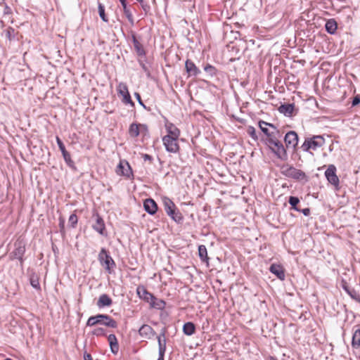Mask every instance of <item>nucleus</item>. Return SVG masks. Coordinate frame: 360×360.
<instances>
[{"mask_svg": "<svg viewBox=\"0 0 360 360\" xmlns=\"http://www.w3.org/2000/svg\"><path fill=\"white\" fill-rule=\"evenodd\" d=\"M165 353H158V360H164V356Z\"/></svg>", "mask_w": 360, "mask_h": 360, "instance_id": "052dcab7", "label": "nucleus"}, {"mask_svg": "<svg viewBox=\"0 0 360 360\" xmlns=\"http://www.w3.org/2000/svg\"><path fill=\"white\" fill-rule=\"evenodd\" d=\"M52 250L54 253L55 255H58V248H57L56 245L52 244Z\"/></svg>", "mask_w": 360, "mask_h": 360, "instance_id": "bf43d9fd", "label": "nucleus"}, {"mask_svg": "<svg viewBox=\"0 0 360 360\" xmlns=\"http://www.w3.org/2000/svg\"><path fill=\"white\" fill-rule=\"evenodd\" d=\"M288 203L290 205L291 210L295 211H300V208L297 207V205L300 203V199L297 196H290L288 199Z\"/></svg>", "mask_w": 360, "mask_h": 360, "instance_id": "58836bf2", "label": "nucleus"}, {"mask_svg": "<svg viewBox=\"0 0 360 360\" xmlns=\"http://www.w3.org/2000/svg\"><path fill=\"white\" fill-rule=\"evenodd\" d=\"M352 347L354 349H359L360 347V328H357L353 333Z\"/></svg>", "mask_w": 360, "mask_h": 360, "instance_id": "72a5a7b5", "label": "nucleus"}, {"mask_svg": "<svg viewBox=\"0 0 360 360\" xmlns=\"http://www.w3.org/2000/svg\"><path fill=\"white\" fill-rule=\"evenodd\" d=\"M30 283L31 286L38 291L41 290V285L39 283V278L38 275L34 272L32 271L30 274Z\"/></svg>", "mask_w": 360, "mask_h": 360, "instance_id": "c756f323", "label": "nucleus"}, {"mask_svg": "<svg viewBox=\"0 0 360 360\" xmlns=\"http://www.w3.org/2000/svg\"><path fill=\"white\" fill-rule=\"evenodd\" d=\"M134 96L135 98H136L138 103H139L140 105H141L144 109H146V110L148 111H150V108L149 107H147L143 102L142 99H141V95L138 93V92H135L134 93Z\"/></svg>", "mask_w": 360, "mask_h": 360, "instance_id": "de8ad7c7", "label": "nucleus"}, {"mask_svg": "<svg viewBox=\"0 0 360 360\" xmlns=\"http://www.w3.org/2000/svg\"><path fill=\"white\" fill-rule=\"evenodd\" d=\"M98 260L108 274H112V269L116 266V264L109 252L105 248L101 249L98 256Z\"/></svg>", "mask_w": 360, "mask_h": 360, "instance_id": "20e7f679", "label": "nucleus"}, {"mask_svg": "<svg viewBox=\"0 0 360 360\" xmlns=\"http://www.w3.org/2000/svg\"><path fill=\"white\" fill-rule=\"evenodd\" d=\"M139 64L141 67L143 72H146L148 75H150V70L142 60H139Z\"/></svg>", "mask_w": 360, "mask_h": 360, "instance_id": "3c124183", "label": "nucleus"}, {"mask_svg": "<svg viewBox=\"0 0 360 360\" xmlns=\"http://www.w3.org/2000/svg\"><path fill=\"white\" fill-rule=\"evenodd\" d=\"M340 286L352 300L360 303V295L354 288L349 287L346 280L342 279Z\"/></svg>", "mask_w": 360, "mask_h": 360, "instance_id": "f8f14e48", "label": "nucleus"}, {"mask_svg": "<svg viewBox=\"0 0 360 360\" xmlns=\"http://www.w3.org/2000/svg\"><path fill=\"white\" fill-rule=\"evenodd\" d=\"M271 133H272L273 134H275L276 136L279 139V138L281 137V132L280 131L277 129L276 130H273L271 131Z\"/></svg>", "mask_w": 360, "mask_h": 360, "instance_id": "13d9d810", "label": "nucleus"}, {"mask_svg": "<svg viewBox=\"0 0 360 360\" xmlns=\"http://www.w3.org/2000/svg\"><path fill=\"white\" fill-rule=\"evenodd\" d=\"M118 94L122 96V103L125 105H129L131 107H134L135 103L131 98V95L129 92L128 87L125 83L120 82L117 87Z\"/></svg>", "mask_w": 360, "mask_h": 360, "instance_id": "0eeeda50", "label": "nucleus"}, {"mask_svg": "<svg viewBox=\"0 0 360 360\" xmlns=\"http://www.w3.org/2000/svg\"><path fill=\"white\" fill-rule=\"evenodd\" d=\"M360 103V96L359 95L355 96L352 101V106H356Z\"/></svg>", "mask_w": 360, "mask_h": 360, "instance_id": "603ef678", "label": "nucleus"}, {"mask_svg": "<svg viewBox=\"0 0 360 360\" xmlns=\"http://www.w3.org/2000/svg\"><path fill=\"white\" fill-rule=\"evenodd\" d=\"M0 22H1V26H2V27H4V21H3V20H1V21H0Z\"/></svg>", "mask_w": 360, "mask_h": 360, "instance_id": "0e129e2a", "label": "nucleus"}, {"mask_svg": "<svg viewBox=\"0 0 360 360\" xmlns=\"http://www.w3.org/2000/svg\"><path fill=\"white\" fill-rule=\"evenodd\" d=\"M267 125H268V127H269L270 128H271L273 130H276V129H277V127H276L274 124H271V123H269V122H268V124H267Z\"/></svg>", "mask_w": 360, "mask_h": 360, "instance_id": "680f3d73", "label": "nucleus"}, {"mask_svg": "<svg viewBox=\"0 0 360 360\" xmlns=\"http://www.w3.org/2000/svg\"><path fill=\"white\" fill-rule=\"evenodd\" d=\"M326 32L330 34H334L338 29V25L334 19H329L325 24Z\"/></svg>", "mask_w": 360, "mask_h": 360, "instance_id": "2f4dec72", "label": "nucleus"}, {"mask_svg": "<svg viewBox=\"0 0 360 360\" xmlns=\"http://www.w3.org/2000/svg\"><path fill=\"white\" fill-rule=\"evenodd\" d=\"M140 128L144 129L146 131H148V127L145 124H137L131 123L129 128V134L132 138H136L140 134Z\"/></svg>", "mask_w": 360, "mask_h": 360, "instance_id": "dca6fc26", "label": "nucleus"}, {"mask_svg": "<svg viewBox=\"0 0 360 360\" xmlns=\"http://www.w3.org/2000/svg\"><path fill=\"white\" fill-rule=\"evenodd\" d=\"M116 173L119 176H124L129 179H134V173L132 168L128 161L126 160H120L116 168Z\"/></svg>", "mask_w": 360, "mask_h": 360, "instance_id": "423d86ee", "label": "nucleus"}, {"mask_svg": "<svg viewBox=\"0 0 360 360\" xmlns=\"http://www.w3.org/2000/svg\"><path fill=\"white\" fill-rule=\"evenodd\" d=\"M4 360H13V359H10V358H6V359H4Z\"/></svg>", "mask_w": 360, "mask_h": 360, "instance_id": "338daca9", "label": "nucleus"}, {"mask_svg": "<svg viewBox=\"0 0 360 360\" xmlns=\"http://www.w3.org/2000/svg\"><path fill=\"white\" fill-rule=\"evenodd\" d=\"M112 304V300L107 294H102L99 296L96 305L99 309L110 307Z\"/></svg>", "mask_w": 360, "mask_h": 360, "instance_id": "b1692460", "label": "nucleus"}, {"mask_svg": "<svg viewBox=\"0 0 360 360\" xmlns=\"http://www.w3.org/2000/svg\"><path fill=\"white\" fill-rule=\"evenodd\" d=\"M165 127L167 132L166 136H169L172 138L179 139L181 134L180 130L173 123L167 120Z\"/></svg>", "mask_w": 360, "mask_h": 360, "instance_id": "412c9836", "label": "nucleus"}, {"mask_svg": "<svg viewBox=\"0 0 360 360\" xmlns=\"http://www.w3.org/2000/svg\"><path fill=\"white\" fill-rule=\"evenodd\" d=\"M143 208L150 215H154L158 211V204L153 198H147L143 201Z\"/></svg>", "mask_w": 360, "mask_h": 360, "instance_id": "2eb2a0df", "label": "nucleus"}, {"mask_svg": "<svg viewBox=\"0 0 360 360\" xmlns=\"http://www.w3.org/2000/svg\"><path fill=\"white\" fill-rule=\"evenodd\" d=\"M162 203L165 211L167 213V214L169 213H172V211L176 208V206L174 204V202L168 197L165 196L162 198Z\"/></svg>", "mask_w": 360, "mask_h": 360, "instance_id": "cd10ccee", "label": "nucleus"}, {"mask_svg": "<svg viewBox=\"0 0 360 360\" xmlns=\"http://www.w3.org/2000/svg\"><path fill=\"white\" fill-rule=\"evenodd\" d=\"M269 271L281 281H283L285 278L284 269L280 264H272L269 267Z\"/></svg>", "mask_w": 360, "mask_h": 360, "instance_id": "4be33fe9", "label": "nucleus"}, {"mask_svg": "<svg viewBox=\"0 0 360 360\" xmlns=\"http://www.w3.org/2000/svg\"><path fill=\"white\" fill-rule=\"evenodd\" d=\"M164 1H165V3H167V2L169 1V0H164Z\"/></svg>", "mask_w": 360, "mask_h": 360, "instance_id": "774afa93", "label": "nucleus"}, {"mask_svg": "<svg viewBox=\"0 0 360 360\" xmlns=\"http://www.w3.org/2000/svg\"><path fill=\"white\" fill-rule=\"evenodd\" d=\"M139 333L141 337L148 339L156 335V333L153 328L147 324H143L141 326L139 330Z\"/></svg>", "mask_w": 360, "mask_h": 360, "instance_id": "6ab92c4d", "label": "nucleus"}, {"mask_svg": "<svg viewBox=\"0 0 360 360\" xmlns=\"http://www.w3.org/2000/svg\"><path fill=\"white\" fill-rule=\"evenodd\" d=\"M198 256L202 262H205L208 263L209 257L207 256V248L204 245H200L198 246Z\"/></svg>", "mask_w": 360, "mask_h": 360, "instance_id": "f704fd0d", "label": "nucleus"}, {"mask_svg": "<svg viewBox=\"0 0 360 360\" xmlns=\"http://www.w3.org/2000/svg\"><path fill=\"white\" fill-rule=\"evenodd\" d=\"M281 174L288 178L302 182L303 184L309 181V176L304 172L292 165H283L281 167Z\"/></svg>", "mask_w": 360, "mask_h": 360, "instance_id": "f257e3e1", "label": "nucleus"}, {"mask_svg": "<svg viewBox=\"0 0 360 360\" xmlns=\"http://www.w3.org/2000/svg\"><path fill=\"white\" fill-rule=\"evenodd\" d=\"M325 143L324 138L321 135L313 136L312 137L306 138L300 148L304 152H309L311 149L316 150L321 148Z\"/></svg>", "mask_w": 360, "mask_h": 360, "instance_id": "7ed1b4c3", "label": "nucleus"}, {"mask_svg": "<svg viewBox=\"0 0 360 360\" xmlns=\"http://www.w3.org/2000/svg\"><path fill=\"white\" fill-rule=\"evenodd\" d=\"M11 13V8L6 4H4V15H10Z\"/></svg>", "mask_w": 360, "mask_h": 360, "instance_id": "5fc2aeb1", "label": "nucleus"}, {"mask_svg": "<svg viewBox=\"0 0 360 360\" xmlns=\"http://www.w3.org/2000/svg\"><path fill=\"white\" fill-rule=\"evenodd\" d=\"M141 157L145 161H149L150 162H152V161L153 160V156L149 154H141Z\"/></svg>", "mask_w": 360, "mask_h": 360, "instance_id": "864d4df0", "label": "nucleus"}, {"mask_svg": "<svg viewBox=\"0 0 360 360\" xmlns=\"http://www.w3.org/2000/svg\"><path fill=\"white\" fill-rule=\"evenodd\" d=\"M101 314L90 316L86 321V326L92 327L96 325H100Z\"/></svg>", "mask_w": 360, "mask_h": 360, "instance_id": "4c0bfd02", "label": "nucleus"}, {"mask_svg": "<svg viewBox=\"0 0 360 360\" xmlns=\"http://www.w3.org/2000/svg\"><path fill=\"white\" fill-rule=\"evenodd\" d=\"M266 360H278L276 356H269Z\"/></svg>", "mask_w": 360, "mask_h": 360, "instance_id": "e2e57ef3", "label": "nucleus"}, {"mask_svg": "<svg viewBox=\"0 0 360 360\" xmlns=\"http://www.w3.org/2000/svg\"><path fill=\"white\" fill-rule=\"evenodd\" d=\"M140 4H141L142 9L145 12L146 15H147L148 13H150V6L147 2L144 1V0H143V1L141 3H140Z\"/></svg>", "mask_w": 360, "mask_h": 360, "instance_id": "8fccbe9b", "label": "nucleus"}, {"mask_svg": "<svg viewBox=\"0 0 360 360\" xmlns=\"http://www.w3.org/2000/svg\"><path fill=\"white\" fill-rule=\"evenodd\" d=\"M13 246V250L9 254V259L11 261L18 260L21 269H22L25 260V243L23 240L18 238L14 243Z\"/></svg>", "mask_w": 360, "mask_h": 360, "instance_id": "f03ea898", "label": "nucleus"}, {"mask_svg": "<svg viewBox=\"0 0 360 360\" xmlns=\"http://www.w3.org/2000/svg\"><path fill=\"white\" fill-rule=\"evenodd\" d=\"M98 15H99L101 19L103 22H108V18L105 12V6L103 4H101L100 2H98Z\"/></svg>", "mask_w": 360, "mask_h": 360, "instance_id": "ea45409f", "label": "nucleus"}, {"mask_svg": "<svg viewBox=\"0 0 360 360\" xmlns=\"http://www.w3.org/2000/svg\"><path fill=\"white\" fill-rule=\"evenodd\" d=\"M4 34L9 41H18L20 40L19 32L15 31V30L12 27H8L7 29L4 30L1 34L3 35Z\"/></svg>", "mask_w": 360, "mask_h": 360, "instance_id": "5701e85b", "label": "nucleus"}, {"mask_svg": "<svg viewBox=\"0 0 360 360\" xmlns=\"http://www.w3.org/2000/svg\"><path fill=\"white\" fill-rule=\"evenodd\" d=\"M336 167L333 165H330L325 172V176L328 181L335 186H339L340 180L336 174Z\"/></svg>", "mask_w": 360, "mask_h": 360, "instance_id": "9b49d317", "label": "nucleus"}, {"mask_svg": "<svg viewBox=\"0 0 360 360\" xmlns=\"http://www.w3.org/2000/svg\"><path fill=\"white\" fill-rule=\"evenodd\" d=\"M69 226L72 229H75L78 223V217L75 213L70 214L68 219Z\"/></svg>", "mask_w": 360, "mask_h": 360, "instance_id": "79ce46f5", "label": "nucleus"}, {"mask_svg": "<svg viewBox=\"0 0 360 360\" xmlns=\"http://www.w3.org/2000/svg\"><path fill=\"white\" fill-rule=\"evenodd\" d=\"M149 304L151 308L162 310L165 307L166 302L163 300L158 299L154 295V299L150 300Z\"/></svg>", "mask_w": 360, "mask_h": 360, "instance_id": "7c9ffc66", "label": "nucleus"}, {"mask_svg": "<svg viewBox=\"0 0 360 360\" xmlns=\"http://www.w3.org/2000/svg\"><path fill=\"white\" fill-rule=\"evenodd\" d=\"M204 70L211 77L217 76L219 70L213 65L207 63L204 67Z\"/></svg>", "mask_w": 360, "mask_h": 360, "instance_id": "e433bc0d", "label": "nucleus"}, {"mask_svg": "<svg viewBox=\"0 0 360 360\" xmlns=\"http://www.w3.org/2000/svg\"><path fill=\"white\" fill-rule=\"evenodd\" d=\"M58 221H59L58 225H59V228H60V233H61V235L63 236H65V233H66L65 228V220L63 217H60L58 219Z\"/></svg>", "mask_w": 360, "mask_h": 360, "instance_id": "a18cd8bd", "label": "nucleus"}, {"mask_svg": "<svg viewBox=\"0 0 360 360\" xmlns=\"http://www.w3.org/2000/svg\"><path fill=\"white\" fill-rule=\"evenodd\" d=\"M93 217H96V222L92 225V229L100 235L107 236L105 224L102 217L98 212L94 213Z\"/></svg>", "mask_w": 360, "mask_h": 360, "instance_id": "9d476101", "label": "nucleus"}, {"mask_svg": "<svg viewBox=\"0 0 360 360\" xmlns=\"http://www.w3.org/2000/svg\"><path fill=\"white\" fill-rule=\"evenodd\" d=\"M136 293L139 297L148 302H150V300L154 299V295L150 292L144 286H139L136 289Z\"/></svg>", "mask_w": 360, "mask_h": 360, "instance_id": "a211bd4d", "label": "nucleus"}, {"mask_svg": "<svg viewBox=\"0 0 360 360\" xmlns=\"http://www.w3.org/2000/svg\"><path fill=\"white\" fill-rule=\"evenodd\" d=\"M178 139L172 138L169 136L162 137L163 145L165 150L169 153H176L179 150V145L177 142Z\"/></svg>", "mask_w": 360, "mask_h": 360, "instance_id": "6e6552de", "label": "nucleus"}, {"mask_svg": "<svg viewBox=\"0 0 360 360\" xmlns=\"http://www.w3.org/2000/svg\"><path fill=\"white\" fill-rule=\"evenodd\" d=\"M248 134H249V136L254 140V141H257L258 140V136L257 135V133H256V130L255 129L254 127L252 126H249L248 128Z\"/></svg>", "mask_w": 360, "mask_h": 360, "instance_id": "49530a36", "label": "nucleus"}, {"mask_svg": "<svg viewBox=\"0 0 360 360\" xmlns=\"http://www.w3.org/2000/svg\"><path fill=\"white\" fill-rule=\"evenodd\" d=\"M279 139L276 136L275 134L272 133L270 134L269 136H266L265 140L264 141L265 145L266 146H272V141H278Z\"/></svg>", "mask_w": 360, "mask_h": 360, "instance_id": "c03bdc74", "label": "nucleus"}, {"mask_svg": "<svg viewBox=\"0 0 360 360\" xmlns=\"http://www.w3.org/2000/svg\"><path fill=\"white\" fill-rule=\"evenodd\" d=\"M119 1L122 6L123 11H124V13L126 18H127V20L130 22V24L131 25H133L134 23V17H133L131 11L127 6V0H119Z\"/></svg>", "mask_w": 360, "mask_h": 360, "instance_id": "bb28decb", "label": "nucleus"}, {"mask_svg": "<svg viewBox=\"0 0 360 360\" xmlns=\"http://www.w3.org/2000/svg\"><path fill=\"white\" fill-rule=\"evenodd\" d=\"M259 124V127L261 129V131L266 136H269L271 134V131H269V129L267 128L268 127V122H265V121H263V120H260L258 123Z\"/></svg>", "mask_w": 360, "mask_h": 360, "instance_id": "a19ab883", "label": "nucleus"}, {"mask_svg": "<svg viewBox=\"0 0 360 360\" xmlns=\"http://www.w3.org/2000/svg\"><path fill=\"white\" fill-rule=\"evenodd\" d=\"M182 330L186 335L191 336L195 332V325L191 321L186 322L184 324Z\"/></svg>", "mask_w": 360, "mask_h": 360, "instance_id": "473e14b6", "label": "nucleus"}, {"mask_svg": "<svg viewBox=\"0 0 360 360\" xmlns=\"http://www.w3.org/2000/svg\"><path fill=\"white\" fill-rule=\"evenodd\" d=\"M100 322V325L111 328H116L118 326L117 322L114 319L105 314H101Z\"/></svg>", "mask_w": 360, "mask_h": 360, "instance_id": "f3484780", "label": "nucleus"}, {"mask_svg": "<svg viewBox=\"0 0 360 360\" xmlns=\"http://www.w3.org/2000/svg\"><path fill=\"white\" fill-rule=\"evenodd\" d=\"M131 41L134 47V49L136 52V54L139 56L141 57H145L146 56V51L144 50L143 46L141 44V43L139 41V40L136 39V37L135 34H132L131 35Z\"/></svg>", "mask_w": 360, "mask_h": 360, "instance_id": "a878e982", "label": "nucleus"}, {"mask_svg": "<svg viewBox=\"0 0 360 360\" xmlns=\"http://www.w3.org/2000/svg\"><path fill=\"white\" fill-rule=\"evenodd\" d=\"M185 70L188 77H197L201 73L200 70L190 59H187L185 62Z\"/></svg>", "mask_w": 360, "mask_h": 360, "instance_id": "4468645a", "label": "nucleus"}, {"mask_svg": "<svg viewBox=\"0 0 360 360\" xmlns=\"http://www.w3.org/2000/svg\"><path fill=\"white\" fill-rule=\"evenodd\" d=\"M91 333L96 337L107 335L106 330L101 327L96 328L92 330Z\"/></svg>", "mask_w": 360, "mask_h": 360, "instance_id": "37998d69", "label": "nucleus"}, {"mask_svg": "<svg viewBox=\"0 0 360 360\" xmlns=\"http://www.w3.org/2000/svg\"><path fill=\"white\" fill-rule=\"evenodd\" d=\"M62 155L66 165L72 169L77 170V167L75 166L74 161L71 158L70 153L67 151L63 153Z\"/></svg>", "mask_w": 360, "mask_h": 360, "instance_id": "c9c22d12", "label": "nucleus"}, {"mask_svg": "<svg viewBox=\"0 0 360 360\" xmlns=\"http://www.w3.org/2000/svg\"><path fill=\"white\" fill-rule=\"evenodd\" d=\"M284 141L286 148L295 149L299 141V137L297 132L295 131H288L284 136Z\"/></svg>", "mask_w": 360, "mask_h": 360, "instance_id": "1a4fd4ad", "label": "nucleus"}, {"mask_svg": "<svg viewBox=\"0 0 360 360\" xmlns=\"http://www.w3.org/2000/svg\"><path fill=\"white\" fill-rule=\"evenodd\" d=\"M278 110L280 113L283 114L285 117H291L297 113V112H295V105L294 103L281 104L278 107Z\"/></svg>", "mask_w": 360, "mask_h": 360, "instance_id": "ddd939ff", "label": "nucleus"}, {"mask_svg": "<svg viewBox=\"0 0 360 360\" xmlns=\"http://www.w3.org/2000/svg\"><path fill=\"white\" fill-rule=\"evenodd\" d=\"M84 360H93V358L89 353H87L86 352H85L84 353Z\"/></svg>", "mask_w": 360, "mask_h": 360, "instance_id": "4d7b16f0", "label": "nucleus"}, {"mask_svg": "<svg viewBox=\"0 0 360 360\" xmlns=\"http://www.w3.org/2000/svg\"><path fill=\"white\" fill-rule=\"evenodd\" d=\"M274 155L281 161H286L288 155L283 143L278 141H272V146H268Z\"/></svg>", "mask_w": 360, "mask_h": 360, "instance_id": "39448f33", "label": "nucleus"}, {"mask_svg": "<svg viewBox=\"0 0 360 360\" xmlns=\"http://www.w3.org/2000/svg\"><path fill=\"white\" fill-rule=\"evenodd\" d=\"M167 333L166 328H162L160 333L157 336L158 342V353H165L166 351V338L165 335Z\"/></svg>", "mask_w": 360, "mask_h": 360, "instance_id": "aec40b11", "label": "nucleus"}, {"mask_svg": "<svg viewBox=\"0 0 360 360\" xmlns=\"http://www.w3.org/2000/svg\"><path fill=\"white\" fill-rule=\"evenodd\" d=\"M167 215L178 224H181L184 222V217L177 207L173 210L172 213L167 214Z\"/></svg>", "mask_w": 360, "mask_h": 360, "instance_id": "c85d7f7f", "label": "nucleus"}, {"mask_svg": "<svg viewBox=\"0 0 360 360\" xmlns=\"http://www.w3.org/2000/svg\"><path fill=\"white\" fill-rule=\"evenodd\" d=\"M139 3H141L143 0H136Z\"/></svg>", "mask_w": 360, "mask_h": 360, "instance_id": "69168bd1", "label": "nucleus"}, {"mask_svg": "<svg viewBox=\"0 0 360 360\" xmlns=\"http://www.w3.org/2000/svg\"><path fill=\"white\" fill-rule=\"evenodd\" d=\"M300 212H302L304 216H309L310 214V209L309 207H306L304 209H300Z\"/></svg>", "mask_w": 360, "mask_h": 360, "instance_id": "6e6d98bb", "label": "nucleus"}, {"mask_svg": "<svg viewBox=\"0 0 360 360\" xmlns=\"http://www.w3.org/2000/svg\"><path fill=\"white\" fill-rule=\"evenodd\" d=\"M56 143L62 154L67 152L63 142L58 136H56Z\"/></svg>", "mask_w": 360, "mask_h": 360, "instance_id": "09e8293b", "label": "nucleus"}, {"mask_svg": "<svg viewBox=\"0 0 360 360\" xmlns=\"http://www.w3.org/2000/svg\"><path fill=\"white\" fill-rule=\"evenodd\" d=\"M108 342L110 346V352L113 354H117L119 352V344L117 337L115 334H110L108 336Z\"/></svg>", "mask_w": 360, "mask_h": 360, "instance_id": "393cba45", "label": "nucleus"}]
</instances>
